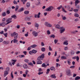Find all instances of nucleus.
I'll list each match as a JSON object with an SVG mask.
<instances>
[{
  "mask_svg": "<svg viewBox=\"0 0 80 80\" xmlns=\"http://www.w3.org/2000/svg\"><path fill=\"white\" fill-rule=\"evenodd\" d=\"M44 58V54H42L38 58V61L37 62V64H42V62L41 60H43Z\"/></svg>",
  "mask_w": 80,
  "mask_h": 80,
  "instance_id": "f257e3e1",
  "label": "nucleus"
},
{
  "mask_svg": "<svg viewBox=\"0 0 80 80\" xmlns=\"http://www.w3.org/2000/svg\"><path fill=\"white\" fill-rule=\"evenodd\" d=\"M11 35L12 37H13V36H14V38L17 39L18 38V33H16L15 32H14L12 33Z\"/></svg>",
  "mask_w": 80,
  "mask_h": 80,
  "instance_id": "f03ea898",
  "label": "nucleus"
},
{
  "mask_svg": "<svg viewBox=\"0 0 80 80\" xmlns=\"http://www.w3.org/2000/svg\"><path fill=\"white\" fill-rule=\"evenodd\" d=\"M53 9V7L49 6L48 8L46 9V11H49L50 12L51 11H52Z\"/></svg>",
  "mask_w": 80,
  "mask_h": 80,
  "instance_id": "7ed1b4c3",
  "label": "nucleus"
},
{
  "mask_svg": "<svg viewBox=\"0 0 80 80\" xmlns=\"http://www.w3.org/2000/svg\"><path fill=\"white\" fill-rule=\"evenodd\" d=\"M61 8H62V10L63 12H65V13L67 12V11H65V10L64 9V8H62V6L61 5L60 7H59L57 8V9H58V10H60Z\"/></svg>",
  "mask_w": 80,
  "mask_h": 80,
  "instance_id": "20e7f679",
  "label": "nucleus"
},
{
  "mask_svg": "<svg viewBox=\"0 0 80 80\" xmlns=\"http://www.w3.org/2000/svg\"><path fill=\"white\" fill-rule=\"evenodd\" d=\"M32 33L34 37H37L38 36V33L35 31H32Z\"/></svg>",
  "mask_w": 80,
  "mask_h": 80,
  "instance_id": "39448f33",
  "label": "nucleus"
},
{
  "mask_svg": "<svg viewBox=\"0 0 80 80\" xmlns=\"http://www.w3.org/2000/svg\"><path fill=\"white\" fill-rule=\"evenodd\" d=\"M45 25L46 27H51L52 26L51 24L47 22H45Z\"/></svg>",
  "mask_w": 80,
  "mask_h": 80,
  "instance_id": "423d86ee",
  "label": "nucleus"
},
{
  "mask_svg": "<svg viewBox=\"0 0 80 80\" xmlns=\"http://www.w3.org/2000/svg\"><path fill=\"white\" fill-rule=\"evenodd\" d=\"M6 24V23L4 22H2V23H0V26L2 27H5Z\"/></svg>",
  "mask_w": 80,
  "mask_h": 80,
  "instance_id": "0eeeda50",
  "label": "nucleus"
},
{
  "mask_svg": "<svg viewBox=\"0 0 80 80\" xmlns=\"http://www.w3.org/2000/svg\"><path fill=\"white\" fill-rule=\"evenodd\" d=\"M4 77H5L6 76H7V75H8V72L7 71H5L4 72Z\"/></svg>",
  "mask_w": 80,
  "mask_h": 80,
  "instance_id": "6e6552de",
  "label": "nucleus"
},
{
  "mask_svg": "<svg viewBox=\"0 0 80 80\" xmlns=\"http://www.w3.org/2000/svg\"><path fill=\"white\" fill-rule=\"evenodd\" d=\"M56 28H58V29H60V28H63V27H60V25L58 24L56 26Z\"/></svg>",
  "mask_w": 80,
  "mask_h": 80,
  "instance_id": "1a4fd4ad",
  "label": "nucleus"
},
{
  "mask_svg": "<svg viewBox=\"0 0 80 80\" xmlns=\"http://www.w3.org/2000/svg\"><path fill=\"white\" fill-rule=\"evenodd\" d=\"M60 33H63V32H64V31H65V29L64 28H63H63H60Z\"/></svg>",
  "mask_w": 80,
  "mask_h": 80,
  "instance_id": "9d476101",
  "label": "nucleus"
},
{
  "mask_svg": "<svg viewBox=\"0 0 80 80\" xmlns=\"http://www.w3.org/2000/svg\"><path fill=\"white\" fill-rule=\"evenodd\" d=\"M75 6H76L78 4V3H80V1L78 0H76L75 1Z\"/></svg>",
  "mask_w": 80,
  "mask_h": 80,
  "instance_id": "9b49d317",
  "label": "nucleus"
},
{
  "mask_svg": "<svg viewBox=\"0 0 80 80\" xmlns=\"http://www.w3.org/2000/svg\"><path fill=\"white\" fill-rule=\"evenodd\" d=\"M2 43L3 44H8L9 43V42L4 41H3Z\"/></svg>",
  "mask_w": 80,
  "mask_h": 80,
  "instance_id": "f8f14e48",
  "label": "nucleus"
},
{
  "mask_svg": "<svg viewBox=\"0 0 80 80\" xmlns=\"http://www.w3.org/2000/svg\"><path fill=\"white\" fill-rule=\"evenodd\" d=\"M23 11V8H21V9H19L18 11V12L19 13H20V12H22V11Z\"/></svg>",
  "mask_w": 80,
  "mask_h": 80,
  "instance_id": "ddd939ff",
  "label": "nucleus"
},
{
  "mask_svg": "<svg viewBox=\"0 0 80 80\" xmlns=\"http://www.w3.org/2000/svg\"><path fill=\"white\" fill-rule=\"evenodd\" d=\"M67 73L68 75H69L70 74V69H68L67 70Z\"/></svg>",
  "mask_w": 80,
  "mask_h": 80,
  "instance_id": "4468645a",
  "label": "nucleus"
},
{
  "mask_svg": "<svg viewBox=\"0 0 80 80\" xmlns=\"http://www.w3.org/2000/svg\"><path fill=\"white\" fill-rule=\"evenodd\" d=\"M50 77H51L52 78H56V76L55 75V74H52L51 76H50Z\"/></svg>",
  "mask_w": 80,
  "mask_h": 80,
  "instance_id": "2eb2a0df",
  "label": "nucleus"
},
{
  "mask_svg": "<svg viewBox=\"0 0 80 80\" xmlns=\"http://www.w3.org/2000/svg\"><path fill=\"white\" fill-rule=\"evenodd\" d=\"M25 19L26 21H29V20H30V19L29 18V17H26Z\"/></svg>",
  "mask_w": 80,
  "mask_h": 80,
  "instance_id": "dca6fc26",
  "label": "nucleus"
},
{
  "mask_svg": "<svg viewBox=\"0 0 80 80\" xmlns=\"http://www.w3.org/2000/svg\"><path fill=\"white\" fill-rule=\"evenodd\" d=\"M24 13L25 15H28L29 13V11H26L24 12Z\"/></svg>",
  "mask_w": 80,
  "mask_h": 80,
  "instance_id": "f3484780",
  "label": "nucleus"
},
{
  "mask_svg": "<svg viewBox=\"0 0 80 80\" xmlns=\"http://www.w3.org/2000/svg\"><path fill=\"white\" fill-rule=\"evenodd\" d=\"M23 67L25 69H27L28 67L27 66V65L26 64H24L23 65Z\"/></svg>",
  "mask_w": 80,
  "mask_h": 80,
  "instance_id": "a211bd4d",
  "label": "nucleus"
},
{
  "mask_svg": "<svg viewBox=\"0 0 80 80\" xmlns=\"http://www.w3.org/2000/svg\"><path fill=\"white\" fill-rule=\"evenodd\" d=\"M71 55H74L75 52H74V51L73 50H71L70 52Z\"/></svg>",
  "mask_w": 80,
  "mask_h": 80,
  "instance_id": "6ab92c4d",
  "label": "nucleus"
},
{
  "mask_svg": "<svg viewBox=\"0 0 80 80\" xmlns=\"http://www.w3.org/2000/svg\"><path fill=\"white\" fill-rule=\"evenodd\" d=\"M61 58L62 60L63 59L65 60V59H67V58H66V57H65L64 56H62L61 57Z\"/></svg>",
  "mask_w": 80,
  "mask_h": 80,
  "instance_id": "aec40b11",
  "label": "nucleus"
},
{
  "mask_svg": "<svg viewBox=\"0 0 80 80\" xmlns=\"http://www.w3.org/2000/svg\"><path fill=\"white\" fill-rule=\"evenodd\" d=\"M34 27H35L37 28L38 27H39V25L38 23H37V22H36L34 24Z\"/></svg>",
  "mask_w": 80,
  "mask_h": 80,
  "instance_id": "412c9836",
  "label": "nucleus"
},
{
  "mask_svg": "<svg viewBox=\"0 0 80 80\" xmlns=\"http://www.w3.org/2000/svg\"><path fill=\"white\" fill-rule=\"evenodd\" d=\"M11 18H14V19H16V18H17V16H16V15H12L11 16Z\"/></svg>",
  "mask_w": 80,
  "mask_h": 80,
  "instance_id": "4be33fe9",
  "label": "nucleus"
},
{
  "mask_svg": "<svg viewBox=\"0 0 80 80\" xmlns=\"http://www.w3.org/2000/svg\"><path fill=\"white\" fill-rule=\"evenodd\" d=\"M80 77L79 76H77L75 78V80H80Z\"/></svg>",
  "mask_w": 80,
  "mask_h": 80,
  "instance_id": "5701e85b",
  "label": "nucleus"
},
{
  "mask_svg": "<svg viewBox=\"0 0 80 80\" xmlns=\"http://www.w3.org/2000/svg\"><path fill=\"white\" fill-rule=\"evenodd\" d=\"M36 47H37V45L36 44L32 45L30 46V47H31V48H35Z\"/></svg>",
  "mask_w": 80,
  "mask_h": 80,
  "instance_id": "b1692460",
  "label": "nucleus"
},
{
  "mask_svg": "<svg viewBox=\"0 0 80 80\" xmlns=\"http://www.w3.org/2000/svg\"><path fill=\"white\" fill-rule=\"evenodd\" d=\"M18 10V6H16L15 8V11L17 12Z\"/></svg>",
  "mask_w": 80,
  "mask_h": 80,
  "instance_id": "393cba45",
  "label": "nucleus"
},
{
  "mask_svg": "<svg viewBox=\"0 0 80 80\" xmlns=\"http://www.w3.org/2000/svg\"><path fill=\"white\" fill-rule=\"evenodd\" d=\"M21 2H22L23 3V4H25L26 2L27 1V0H21Z\"/></svg>",
  "mask_w": 80,
  "mask_h": 80,
  "instance_id": "a878e982",
  "label": "nucleus"
},
{
  "mask_svg": "<svg viewBox=\"0 0 80 80\" xmlns=\"http://www.w3.org/2000/svg\"><path fill=\"white\" fill-rule=\"evenodd\" d=\"M49 72H50V69H47V70L46 74H48L49 73Z\"/></svg>",
  "mask_w": 80,
  "mask_h": 80,
  "instance_id": "bb28decb",
  "label": "nucleus"
},
{
  "mask_svg": "<svg viewBox=\"0 0 80 80\" xmlns=\"http://www.w3.org/2000/svg\"><path fill=\"white\" fill-rule=\"evenodd\" d=\"M18 42V40L16 39H14L13 40V43H16Z\"/></svg>",
  "mask_w": 80,
  "mask_h": 80,
  "instance_id": "cd10ccee",
  "label": "nucleus"
},
{
  "mask_svg": "<svg viewBox=\"0 0 80 80\" xmlns=\"http://www.w3.org/2000/svg\"><path fill=\"white\" fill-rule=\"evenodd\" d=\"M32 52L33 53H37V51H36L34 49H33L32 50Z\"/></svg>",
  "mask_w": 80,
  "mask_h": 80,
  "instance_id": "c85d7f7f",
  "label": "nucleus"
},
{
  "mask_svg": "<svg viewBox=\"0 0 80 80\" xmlns=\"http://www.w3.org/2000/svg\"><path fill=\"white\" fill-rule=\"evenodd\" d=\"M62 20H66L67 19V18L65 16H64L63 15H62Z\"/></svg>",
  "mask_w": 80,
  "mask_h": 80,
  "instance_id": "c756f323",
  "label": "nucleus"
},
{
  "mask_svg": "<svg viewBox=\"0 0 80 80\" xmlns=\"http://www.w3.org/2000/svg\"><path fill=\"white\" fill-rule=\"evenodd\" d=\"M41 50L42 52H45V48H42Z\"/></svg>",
  "mask_w": 80,
  "mask_h": 80,
  "instance_id": "7c9ffc66",
  "label": "nucleus"
},
{
  "mask_svg": "<svg viewBox=\"0 0 80 80\" xmlns=\"http://www.w3.org/2000/svg\"><path fill=\"white\" fill-rule=\"evenodd\" d=\"M54 69H55V68L53 67H52L50 68V70L52 71L54 70Z\"/></svg>",
  "mask_w": 80,
  "mask_h": 80,
  "instance_id": "2f4dec72",
  "label": "nucleus"
},
{
  "mask_svg": "<svg viewBox=\"0 0 80 80\" xmlns=\"http://www.w3.org/2000/svg\"><path fill=\"white\" fill-rule=\"evenodd\" d=\"M5 71H7V72H8L10 71V69L9 68L7 67L6 68V70Z\"/></svg>",
  "mask_w": 80,
  "mask_h": 80,
  "instance_id": "473e14b6",
  "label": "nucleus"
},
{
  "mask_svg": "<svg viewBox=\"0 0 80 80\" xmlns=\"http://www.w3.org/2000/svg\"><path fill=\"white\" fill-rule=\"evenodd\" d=\"M42 67H47V65H45V63H43L42 64Z\"/></svg>",
  "mask_w": 80,
  "mask_h": 80,
  "instance_id": "72a5a7b5",
  "label": "nucleus"
},
{
  "mask_svg": "<svg viewBox=\"0 0 80 80\" xmlns=\"http://www.w3.org/2000/svg\"><path fill=\"white\" fill-rule=\"evenodd\" d=\"M2 15L3 17H5V16H6V13H5V12L2 13Z\"/></svg>",
  "mask_w": 80,
  "mask_h": 80,
  "instance_id": "f704fd0d",
  "label": "nucleus"
},
{
  "mask_svg": "<svg viewBox=\"0 0 80 80\" xmlns=\"http://www.w3.org/2000/svg\"><path fill=\"white\" fill-rule=\"evenodd\" d=\"M27 7H30V3L28 2L26 4Z\"/></svg>",
  "mask_w": 80,
  "mask_h": 80,
  "instance_id": "c9c22d12",
  "label": "nucleus"
},
{
  "mask_svg": "<svg viewBox=\"0 0 80 80\" xmlns=\"http://www.w3.org/2000/svg\"><path fill=\"white\" fill-rule=\"evenodd\" d=\"M28 65H32V67L33 66V63L32 62H28Z\"/></svg>",
  "mask_w": 80,
  "mask_h": 80,
  "instance_id": "e433bc0d",
  "label": "nucleus"
},
{
  "mask_svg": "<svg viewBox=\"0 0 80 80\" xmlns=\"http://www.w3.org/2000/svg\"><path fill=\"white\" fill-rule=\"evenodd\" d=\"M24 62L28 63V62H29V60H28V59H25L24 60Z\"/></svg>",
  "mask_w": 80,
  "mask_h": 80,
  "instance_id": "4c0bfd02",
  "label": "nucleus"
},
{
  "mask_svg": "<svg viewBox=\"0 0 80 80\" xmlns=\"http://www.w3.org/2000/svg\"><path fill=\"white\" fill-rule=\"evenodd\" d=\"M51 38L52 37V38H55V35L54 34H52L51 35Z\"/></svg>",
  "mask_w": 80,
  "mask_h": 80,
  "instance_id": "58836bf2",
  "label": "nucleus"
},
{
  "mask_svg": "<svg viewBox=\"0 0 80 80\" xmlns=\"http://www.w3.org/2000/svg\"><path fill=\"white\" fill-rule=\"evenodd\" d=\"M63 44H64V45H68V43L67 42H63Z\"/></svg>",
  "mask_w": 80,
  "mask_h": 80,
  "instance_id": "ea45409f",
  "label": "nucleus"
},
{
  "mask_svg": "<svg viewBox=\"0 0 80 80\" xmlns=\"http://www.w3.org/2000/svg\"><path fill=\"white\" fill-rule=\"evenodd\" d=\"M3 35H4V36H5V37H7V35H8V33H7V32H6L5 33H4Z\"/></svg>",
  "mask_w": 80,
  "mask_h": 80,
  "instance_id": "a19ab883",
  "label": "nucleus"
},
{
  "mask_svg": "<svg viewBox=\"0 0 80 80\" xmlns=\"http://www.w3.org/2000/svg\"><path fill=\"white\" fill-rule=\"evenodd\" d=\"M12 73H13V72H12L11 73V77L12 78H13V75Z\"/></svg>",
  "mask_w": 80,
  "mask_h": 80,
  "instance_id": "79ce46f5",
  "label": "nucleus"
},
{
  "mask_svg": "<svg viewBox=\"0 0 80 80\" xmlns=\"http://www.w3.org/2000/svg\"><path fill=\"white\" fill-rule=\"evenodd\" d=\"M73 11L75 12H77L78 11V10L77 9H74Z\"/></svg>",
  "mask_w": 80,
  "mask_h": 80,
  "instance_id": "37998d69",
  "label": "nucleus"
},
{
  "mask_svg": "<svg viewBox=\"0 0 80 80\" xmlns=\"http://www.w3.org/2000/svg\"><path fill=\"white\" fill-rule=\"evenodd\" d=\"M74 16L76 17H79V15H78V14H75Z\"/></svg>",
  "mask_w": 80,
  "mask_h": 80,
  "instance_id": "c03bdc74",
  "label": "nucleus"
},
{
  "mask_svg": "<svg viewBox=\"0 0 80 80\" xmlns=\"http://www.w3.org/2000/svg\"><path fill=\"white\" fill-rule=\"evenodd\" d=\"M12 20V18H8L7 20V22H8V21H10H10H11V20Z\"/></svg>",
  "mask_w": 80,
  "mask_h": 80,
  "instance_id": "a18cd8bd",
  "label": "nucleus"
},
{
  "mask_svg": "<svg viewBox=\"0 0 80 80\" xmlns=\"http://www.w3.org/2000/svg\"><path fill=\"white\" fill-rule=\"evenodd\" d=\"M25 73L26 75H28V70H26L25 71Z\"/></svg>",
  "mask_w": 80,
  "mask_h": 80,
  "instance_id": "49530a36",
  "label": "nucleus"
},
{
  "mask_svg": "<svg viewBox=\"0 0 80 80\" xmlns=\"http://www.w3.org/2000/svg\"><path fill=\"white\" fill-rule=\"evenodd\" d=\"M54 42L55 44H56V43H57V42H58V40H57H57L55 39V40H54Z\"/></svg>",
  "mask_w": 80,
  "mask_h": 80,
  "instance_id": "de8ad7c7",
  "label": "nucleus"
},
{
  "mask_svg": "<svg viewBox=\"0 0 80 80\" xmlns=\"http://www.w3.org/2000/svg\"><path fill=\"white\" fill-rule=\"evenodd\" d=\"M48 49H49V50H50V51H52V48H51V47L49 46Z\"/></svg>",
  "mask_w": 80,
  "mask_h": 80,
  "instance_id": "09e8293b",
  "label": "nucleus"
},
{
  "mask_svg": "<svg viewBox=\"0 0 80 80\" xmlns=\"http://www.w3.org/2000/svg\"><path fill=\"white\" fill-rule=\"evenodd\" d=\"M76 59L77 61H78L79 60V57L78 56L76 57Z\"/></svg>",
  "mask_w": 80,
  "mask_h": 80,
  "instance_id": "8fccbe9b",
  "label": "nucleus"
},
{
  "mask_svg": "<svg viewBox=\"0 0 80 80\" xmlns=\"http://www.w3.org/2000/svg\"><path fill=\"white\" fill-rule=\"evenodd\" d=\"M47 33L48 35H50V31L48 30L47 32Z\"/></svg>",
  "mask_w": 80,
  "mask_h": 80,
  "instance_id": "3c124183",
  "label": "nucleus"
},
{
  "mask_svg": "<svg viewBox=\"0 0 80 80\" xmlns=\"http://www.w3.org/2000/svg\"><path fill=\"white\" fill-rule=\"evenodd\" d=\"M40 12H39L38 14V18H40Z\"/></svg>",
  "mask_w": 80,
  "mask_h": 80,
  "instance_id": "603ef678",
  "label": "nucleus"
},
{
  "mask_svg": "<svg viewBox=\"0 0 80 80\" xmlns=\"http://www.w3.org/2000/svg\"><path fill=\"white\" fill-rule=\"evenodd\" d=\"M10 11L9 10L7 11L6 12V13H7V14H10Z\"/></svg>",
  "mask_w": 80,
  "mask_h": 80,
  "instance_id": "864d4df0",
  "label": "nucleus"
},
{
  "mask_svg": "<svg viewBox=\"0 0 80 80\" xmlns=\"http://www.w3.org/2000/svg\"><path fill=\"white\" fill-rule=\"evenodd\" d=\"M31 48H32V47H30V46L27 49L28 50H30V49H31Z\"/></svg>",
  "mask_w": 80,
  "mask_h": 80,
  "instance_id": "5fc2aeb1",
  "label": "nucleus"
},
{
  "mask_svg": "<svg viewBox=\"0 0 80 80\" xmlns=\"http://www.w3.org/2000/svg\"><path fill=\"white\" fill-rule=\"evenodd\" d=\"M29 54H30V55H32L33 52H32V51H30L29 52Z\"/></svg>",
  "mask_w": 80,
  "mask_h": 80,
  "instance_id": "6e6d98bb",
  "label": "nucleus"
},
{
  "mask_svg": "<svg viewBox=\"0 0 80 80\" xmlns=\"http://www.w3.org/2000/svg\"><path fill=\"white\" fill-rule=\"evenodd\" d=\"M12 22V21H10L9 22H8L6 24V25H8V24H9V23H11Z\"/></svg>",
  "mask_w": 80,
  "mask_h": 80,
  "instance_id": "4d7b16f0",
  "label": "nucleus"
},
{
  "mask_svg": "<svg viewBox=\"0 0 80 80\" xmlns=\"http://www.w3.org/2000/svg\"><path fill=\"white\" fill-rule=\"evenodd\" d=\"M43 73V72H39L38 73V74L39 75H41V74H42Z\"/></svg>",
  "mask_w": 80,
  "mask_h": 80,
  "instance_id": "13d9d810",
  "label": "nucleus"
},
{
  "mask_svg": "<svg viewBox=\"0 0 80 80\" xmlns=\"http://www.w3.org/2000/svg\"><path fill=\"white\" fill-rule=\"evenodd\" d=\"M23 53H24V55H27V52L26 51H24L22 52Z\"/></svg>",
  "mask_w": 80,
  "mask_h": 80,
  "instance_id": "bf43d9fd",
  "label": "nucleus"
},
{
  "mask_svg": "<svg viewBox=\"0 0 80 80\" xmlns=\"http://www.w3.org/2000/svg\"><path fill=\"white\" fill-rule=\"evenodd\" d=\"M17 60H14V59H12V62H14L15 63L16 62V61Z\"/></svg>",
  "mask_w": 80,
  "mask_h": 80,
  "instance_id": "052dcab7",
  "label": "nucleus"
},
{
  "mask_svg": "<svg viewBox=\"0 0 80 80\" xmlns=\"http://www.w3.org/2000/svg\"><path fill=\"white\" fill-rule=\"evenodd\" d=\"M13 3L15 5H16V4H17V2L16 1H14Z\"/></svg>",
  "mask_w": 80,
  "mask_h": 80,
  "instance_id": "680f3d73",
  "label": "nucleus"
},
{
  "mask_svg": "<svg viewBox=\"0 0 80 80\" xmlns=\"http://www.w3.org/2000/svg\"><path fill=\"white\" fill-rule=\"evenodd\" d=\"M59 65V64L58 63H56V67L57 68L58 67V65Z\"/></svg>",
  "mask_w": 80,
  "mask_h": 80,
  "instance_id": "e2e57ef3",
  "label": "nucleus"
},
{
  "mask_svg": "<svg viewBox=\"0 0 80 80\" xmlns=\"http://www.w3.org/2000/svg\"><path fill=\"white\" fill-rule=\"evenodd\" d=\"M65 50H68V47H65L64 48Z\"/></svg>",
  "mask_w": 80,
  "mask_h": 80,
  "instance_id": "0e129e2a",
  "label": "nucleus"
},
{
  "mask_svg": "<svg viewBox=\"0 0 80 80\" xmlns=\"http://www.w3.org/2000/svg\"><path fill=\"white\" fill-rule=\"evenodd\" d=\"M42 69H41V68L39 69L38 72H42Z\"/></svg>",
  "mask_w": 80,
  "mask_h": 80,
  "instance_id": "69168bd1",
  "label": "nucleus"
},
{
  "mask_svg": "<svg viewBox=\"0 0 80 80\" xmlns=\"http://www.w3.org/2000/svg\"><path fill=\"white\" fill-rule=\"evenodd\" d=\"M41 45L42 46H44V44L43 43V42H41Z\"/></svg>",
  "mask_w": 80,
  "mask_h": 80,
  "instance_id": "338daca9",
  "label": "nucleus"
},
{
  "mask_svg": "<svg viewBox=\"0 0 80 80\" xmlns=\"http://www.w3.org/2000/svg\"><path fill=\"white\" fill-rule=\"evenodd\" d=\"M3 41V39L2 38H0V42H2Z\"/></svg>",
  "mask_w": 80,
  "mask_h": 80,
  "instance_id": "774afa93",
  "label": "nucleus"
}]
</instances>
